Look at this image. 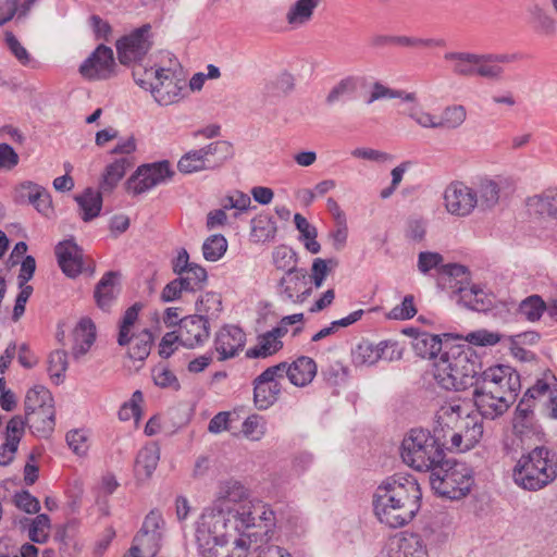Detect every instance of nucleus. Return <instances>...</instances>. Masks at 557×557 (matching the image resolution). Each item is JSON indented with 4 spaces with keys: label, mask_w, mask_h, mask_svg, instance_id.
<instances>
[{
    "label": "nucleus",
    "mask_w": 557,
    "mask_h": 557,
    "mask_svg": "<svg viewBox=\"0 0 557 557\" xmlns=\"http://www.w3.org/2000/svg\"><path fill=\"white\" fill-rule=\"evenodd\" d=\"M421 487L411 474L396 473L386 478L373 495L374 513L381 523L401 528L416 517L421 508Z\"/></svg>",
    "instance_id": "1"
},
{
    "label": "nucleus",
    "mask_w": 557,
    "mask_h": 557,
    "mask_svg": "<svg viewBox=\"0 0 557 557\" xmlns=\"http://www.w3.org/2000/svg\"><path fill=\"white\" fill-rule=\"evenodd\" d=\"M473 404L484 419L495 420L508 411L521 388L520 374L497 364L484 370L472 386Z\"/></svg>",
    "instance_id": "2"
},
{
    "label": "nucleus",
    "mask_w": 557,
    "mask_h": 557,
    "mask_svg": "<svg viewBox=\"0 0 557 557\" xmlns=\"http://www.w3.org/2000/svg\"><path fill=\"white\" fill-rule=\"evenodd\" d=\"M235 533L231 518L224 507L205 509L196 528V543L200 557H247L250 548L249 536H238L230 547Z\"/></svg>",
    "instance_id": "3"
},
{
    "label": "nucleus",
    "mask_w": 557,
    "mask_h": 557,
    "mask_svg": "<svg viewBox=\"0 0 557 557\" xmlns=\"http://www.w3.org/2000/svg\"><path fill=\"white\" fill-rule=\"evenodd\" d=\"M433 433L448 441L447 450L466 451L483 436V423L462 406L459 398L444 401L434 414Z\"/></svg>",
    "instance_id": "4"
},
{
    "label": "nucleus",
    "mask_w": 557,
    "mask_h": 557,
    "mask_svg": "<svg viewBox=\"0 0 557 557\" xmlns=\"http://www.w3.org/2000/svg\"><path fill=\"white\" fill-rule=\"evenodd\" d=\"M480 357L469 347L445 344V349L432 362L436 384L446 391L472 387L482 373Z\"/></svg>",
    "instance_id": "5"
},
{
    "label": "nucleus",
    "mask_w": 557,
    "mask_h": 557,
    "mask_svg": "<svg viewBox=\"0 0 557 557\" xmlns=\"http://www.w3.org/2000/svg\"><path fill=\"white\" fill-rule=\"evenodd\" d=\"M448 441L425 429H411L403 438L400 457L417 471L432 472L446 458Z\"/></svg>",
    "instance_id": "6"
},
{
    "label": "nucleus",
    "mask_w": 557,
    "mask_h": 557,
    "mask_svg": "<svg viewBox=\"0 0 557 557\" xmlns=\"http://www.w3.org/2000/svg\"><path fill=\"white\" fill-rule=\"evenodd\" d=\"M556 478V455L546 447H535L522 455L513 469L515 482L529 491L541 490Z\"/></svg>",
    "instance_id": "7"
},
{
    "label": "nucleus",
    "mask_w": 557,
    "mask_h": 557,
    "mask_svg": "<svg viewBox=\"0 0 557 557\" xmlns=\"http://www.w3.org/2000/svg\"><path fill=\"white\" fill-rule=\"evenodd\" d=\"M472 470L462 462L444 459L430 475V483L436 494L459 499L466 496L473 485Z\"/></svg>",
    "instance_id": "8"
},
{
    "label": "nucleus",
    "mask_w": 557,
    "mask_h": 557,
    "mask_svg": "<svg viewBox=\"0 0 557 557\" xmlns=\"http://www.w3.org/2000/svg\"><path fill=\"white\" fill-rule=\"evenodd\" d=\"M224 508L231 518L233 532L239 536H245L243 533L248 529L259 527L268 531L275 524V513L271 506L258 498Z\"/></svg>",
    "instance_id": "9"
},
{
    "label": "nucleus",
    "mask_w": 557,
    "mask_h": 557,
    "mask_svg": "<svg viewBox=\"0 0 557 557\" xmlns=\"http://www.w3.org/2000/svg\"><path fill=\"white\" fill-rule=\"evenodd\" d=\"M132 73L136 85L149 91L160 106H170L180 100L184 83L174 76V72Z\"/></svg>",
    "instance_id": "10"
},
{
    "label": "nucleus",
    "mask_w": 557,
    "mask_h": 557,
    "mask_svg": "<svg viewBox=\"0 0 557 557\" xmlns=\"http://www.w3.org/2000/svg\"><path fill=\"white\" fill-rule=\"evenodd\" d=\"M446 61L453 62V66L460 70H493L494 66H528V57L522 53H471L447 52Z\"/></svg>",
    "instance_id": "11"
},
{
    "label": "nucleus",
    "mask_w": 557,
    "mask_h": 557,
    "mask_svg": "<svg viewBox=\"0 0 557 557\" xmlns=\"http://www.w3.org/2000/svg\"><path fill=\"white\" fill-rule=\"evenodd\" d=\"M152 45L151 25L144 24L116 40L117 59L123 66H141Z\"/></svg>",
    "instance_id": "12"
},
{
    "label": "nucleus",
    "mask_w": 557,
    "mask_h": 557,
    "mask_svg": "<svg viewBox=\"0 0 557 557\" xmlns=\"http://www.w3.org/2000/svg\"><path fill=\"white\" fill-rule=\"evenodd\" d=\"M172 175L171 164L166 160L143 164L127 180L126 190L134 196H138L166 183Z\"/></svg>",
    "instance_id": "13"
},
{
    "label": "nucleus",
    "mask_w": 557,
    "mask_h": 557,
    "mask_svg": "<svg viewBox=\"0 0 557 557\" xmlns=\"http://www.w3.org/2000/svg\"><path fill=\"white\" fill-rule=\"evenodd\" d=\"M512 187L511 178L504 175L478 177L472 186L476 198V208L482 211L494 209L499 203L503 194Z\"/></svg>",
    "instance_id": "14"
},
{
    "label": "nucleus",
    "mask_w": 557,
    "mask_h": 557,
    "mask_svg": "<svg viewBox=\"0 0 557 557\" xmlns=\"http://www.w3.org/2000/svg\"><path fill=\"white\" fill-rule=\"evenodd\" d=\"M310 277L305 268L285 272L276 284V295L283 301L304 304L312 294Z\"/></svg>",
    "instance_id": "15"
},
{
    "label": "nucleus",
    "mask_w": 557,
    "mask_h": 557,
    "mask_svg": "<svg viewBox=\"0 0 557 557\" xmlns=\"http://www.w3.org/2000/svg\"><path fill=\"white\" fill-rule=\"evenodd\" d=\"M446 211L457 218L471 215L476 208V198L472 186L461 181H455L447 185L443 195Z\"/></svg>",
    "instance_id": "16"
},
{
    "label": "nucleus",
    "mask_w": 557,
    "mask_h": 557,
    "mask_svg": "<svg viewBox=\"0 0 557 557\" xmlns=\"http://www.w3.org/2000/svg\"><path fill=\"white\" fill-rule=\"evenodd\" d=\"M282 370L280 366L269 367L253 380V401L259 410L270 408L278 399L282 377L277 373Z\"/></svg>",
    "instance_id": "17"
},
{
    "label": "nucleus",
    "mask_w": 557,
    "mask_h": 557,
    "mask_svg": "<svg viewBox=\"0 0 557 557\" xmlns=\"http://www.w3.org/2000/svg\"><path fill=\"white\" fill-rule=\"evenodd\" d=\"M13 199L17 205H30L38 213L49 216L53 213L50 193L41 185L30 181L15 187Z\"/></svg>",
    "instance_id": "18"
},
{
    "label": "nucleus",
    "mask_w": 557,
    "mask_h": 557,
    "mask_svg": "<svg viewBox=\"0 0 557 557\" xmlns=\"http://www.w3.org/2000/svg\"><path fill=\"white\" fill-rule=\"evenodd\" d=\"M178 342L187 348L202 345L210 336L209 322L202 315H188L180 320Z\"/></svg>",
    "instance_id": "19"
},
{
    "label": "nucleus",
    "mask_w": 557,
    "mask_h": 557,
    "mask_svg": "<svg viewBox=\"0 0 557 557\" xmlns=\"http://www.w3.org/2000/svg\"><path fill=\"white\" fill-rule=\"evenodd\" d=\"M276 366L283 368L277 374L284 379L287 376L289 382L299 387H304L312 382L317 374L315 361L307 356H300L292 363L280 362Z\"/></svg>",
    "instance_id": "20"
},
{
    "label": "nucleus",
    "mask_w": 557,
    "mask_h": 557,
    "mask_svg": "<svg viewBox=\"0 0 557 557\" xmlns=\"http://www.w3.org/2000/svg\"><path fill=\"white\" fill-rule=\"evenodd\" d=\"M58 263L69 277H76L83 270V250L72 239L61 242L55 247Z\"/></svg>",
    "instance_id": "21"
},
{
    "label": "nucleus",
    "mask_w": 557,
    "mask_h": 557,
    "mask_svg": "<svg viewBox=\"0 0 557 557\" xmlns=\"http://www.w3.org/2000/svg\"><path fill=\"white\" fill-rule=\"evenodd\" d=\"M246 336L242 329L235 325L222 327L215 337V350L220 355V360H226L235 357L245 345Z\"/></svg>",
    "instance_id": "22"
},
{
    "label": "nucleus",
    "mask_w": 557,
    "mask_h": 557,
    "mask_svg": "<svg viewBox=\"0 0 557 557\" xmlns=\"http://www.w3.org/2000/svg\"><path fill=\"white\" fill-rule=\"evenodd\" d=\"M387 557H428V550L420 535L409 534L389 542Z\"/></svg>",
    "instance_id": "23"
},
{
    "label": "nucleus",
    "mask_w": 557,
    "mask_h": 557,
    "mask_svg": "<svg viewBox=\"0 0 557 557\" xmlns=\"http://www.w3.org/2000/svg\"><path fill=\"white\" fill-rule=\"evenodd\" d=\"M26 423L28 428L38 436H49L55 426V410L54 406H46L35 411H27L25 413Z\"/></svg>",
    "instance_id": "24"
},
{
    "label": "nucleus",
    "mask_w": 557,
    "mask_h": 557,
    "mask_svg": "<svg viewBox=\"0 0 557 557\" xmlns=\"http://www.w3.org/2000/svg\"><path fill=\"white\" fill-rule=\"evenodd\" d=\"M133 165V157H121L109 163L106 166L99 183L100 191L111 193L124 177L126 171Z\"/></svg>",
    "instance_id": "25"
},
{
    "label": "nucleus",
    "mask_w": 557,
    "mask_h": 557,
    "mask_svg": "<svg viewBox=\"0 0 557 557\" xmlns=\"http://www.w3.org/2000/svg\"><path fill=\"white\" fill-rule=\"evenodd\" d=\"M120 293L119 273L109 271L97 283L95 299L99 308L108 310Z\"/></svg>",
    "instance_id": "26"
},
{
    "label": "nucleus",
    "mask_w": 557,
    "mask_h": 557,
    "mask_svg": "<svg viewBox=\"0 0 557 557\" xmlns=\"http://www.w3.org/2000/svg\"><path fill=\"white\" fill-rule=\"evenodd\" d=\"M282 337L280 329H272L258 336L257 344L246 351V356L248 358H267L274 355L283 347Z\"/></svg>",
    "instance_id": "27"
},
{
    "label": "nucleus",
    "mask_w": 557,
    "mask_h": 557,
    "mask_svg": "<svg viewBox=\"0 0 557 557\" xmlns=\"http://www.w3.org/2000/svg\"><path fill=\"white\" fill-rule=\"evenodd\" d=\"M527 207L530 213L557 218V189L549 188L539 195L529 197L527 200Z\"/></svg>",
    "instance_id": "28"
},
{
    "label": "nucleus",
    "mask_w": 557,
    "mask_h": 557,
    "mask_svg": "<svg viewBox=\"0 0 557 557\" xmlns=\"http://www.w3.org/2000/svg\"><path fill=\"white\" fill-rule=\"evenodd\" d=\"M323 0H296L286 12V22L293 28L308 24L314 14L315 9Z\"/></svg>",
    "instance_id": "29"
},
{
    "label": "nucleus",
    "mask_w": 557,
    "mask_h": 557,
    "mask_svg": "<svg viewBox=\"0 0 557 557\" xmlns=\"http://www.w3.org/2000/svg\"><path fill=\"white\" fill-rule=\"evenodd\" d=\"M160 460V449L156 444L144 446L135 460V473L139 480L149 479Z\"/></svg>",
    "instance_id": "30"
},
{
    "label": "nucleus",
    "mask_w": 557,
    "mask_h": 557,
    "mask_svg": "<svg viewBox=\"0 0 557 557\" xmlns=\"http://www.w3.org/2000/svg\"><path fill=\"white\" fill-rule=\"evenodd\" d=\"M73 355L78 358L86 354L95 342L96 327L94 322L88 318L81 319L73 331Z\"/></svg>",
    "instance_id": "31"
},
{
    "label": "nucleus",
    "mask_w": 557,
    "mask_h": 557,
    "mask_svg": "<svg viewBox=\"0 0 557 557\" xmlns=\"http://www.w3.org/2000/svg\"><path fill=\"white\" fill-rule=\"evenodd\" d=\"M248 500V491L240 482L226 481L221 485L219 496L213 506H238L239 504Z\"/></svg>",
    "instance_id": "32"
},
{
    "label": "nucleus",
    "mask_w": 557,
    "mask_h": 557,
    "mask_svg": "<svg viewBox=\"0 0 557 557\" xmlns=\"http://www.w3.org/2000/svg\"><path fill=\"white\" fill-rule=\"evenodd\" d=\"M412 348L416 355L431 359L434 362L435 358H438L445 349V345H443L438 335L423 332L413 338Z\"/></svg>",
    "instance_id": "33"
},
{
    "label": "nucleus",
    "mask_w": 557,
    "mask_h": 557,
    "mask_svg": "<svg viewBox=\"0 0 557 557\" xmlns=\"http://www.w3.org/2000/svg\"><path fill=\"white\" fill-rule=\"evenodd\" d=\"M386 99H401L403 101L413 102L417 97L414 92H406L400 89L391 88L382 82H374L369 86L364 102L371 104L375 101Z\"/></svg>",
    "instance_id": "34"
},
{
    "label": "nucleus",
    "mask_w": 557,
    "mask_h": 557,
    "mask_svg": "<svg viewBox=\"0 0 557 557\" xmlns=\"http://www.w3.org/2000/svg\"><path fill=\"white\" fill-rule=\"evenodd\" d=\"M162 536L157 533L139 531L134 537L131 554L138 557H153L161 547Z\"/></svg>",
    "instance_id": "35"
},
{
    "label": "nucleus",
    "mask_w": 557,
    "mask_h": 557,
    "mask_svg": "<svg viewBox=\"0 0 557 557\" xmlns=\"http://www.w3.org/2000/svg\"><path fill=\"white\" fill-rule=\"evenodd\" d=\"M133 339L128 344L127 355L133 360L144 361L150 354L154 337L149 329L131 334Z\"/></svg>",
    "instance_id": "36"
},
{
    "label": "nucleus",
    "mask_w": 557,
    "mask_h": 557,
    "mask_svg": "<svg viewBox=\"0 0 557 557\" xmlns=\"http://www.w3.org/2000/svg\"><path fill=\"white\" fill-rule=\"evenodd\" d=\"M101 191L91 188L85 189L82 195L75 197L76 202L82 210V219L88 222L99 215L102 208Z\"/></svg>",
    "instance_id": "37"
},
{
    "label": "nucleus",
    "mask_w": 557,
    "mask_h": 557,
    "mask_svg": "<svg viewBox=\"0 0 557 557\" xmlns=\"http://www.w3.org/2000/svg\"><path fill=\"white\" fill-rule=\"evenodd\" d=\"M295 77L290 72H272L265 82V92L271 97H282L295 88Z\"/></svg>",
    "instance_id": "38"
},
{
    "label": "nucleus",
    "mask_w": 557,
    "mask_h": 557,
    "mask_svg": "<svg viewBox=\"0 0 557 557\" xmlns=\"http://www.w3.org/2000/svg\"><path fill=\"white\" fill-rule=\"evenodd\" d=\"M294 223L299 232V240L304 243L305 248L311 253H319L320 244L317 242L318 230L310 224L308 220L300 213L294 215Z\"/></svg>",
    "instance_id": "39"
},
{
    "label": "nucleus",
    "mask_w": 557,
    "mask_h": 557,
    "mask_svg": "<svg viewBox=\"0 0 557 557\" xmlns=\"http://www.w3.org/2000/svg\"><path fill=\"white\" fill-rule=\"evenodd\" d=\"M277 232L276 223L268 213H261L251 220V237L255 242H270Z\"/></svg>",
    "instance_id": "40"
},
{
    "label": "nucleus",
    "mask_w": 557,
    "mask_h": 557,
    "mask_svg": "<svg viewBox=\"0 0 557 557\" xmlns=\"http://www.w3.org/2000/svg\"><path fill=\"white\" fill-rule=\"evenodd\" d=\"M141 307V304L135 302L124 312L119 325L117 344L120 346L124 347L131 344L133 339V336L131 334L134 333V326L136 321L138 320Z\"/></svg>",
    "instance_id": "41"
},
{
    "label": "nucleus",
    "mask_w": 557,
    "mask_h": 557,
    "mask_svg": "<svg viewBox=\"0 0 557 557\" xmlns=\"http://www.w3.org/2000/svg\"><path fill=\"white\" fill-rule=\"evenodd\" d=\"M113 63V50L108 46L99 45L78 70H110Z\"/></svg>",
    "instance_id": "42"
},
{
    "label": "nucleus",
    "mask_w": 557,
    "mask_h": 557,
    "mask_svg": "<svg viewBox=\"0 0 557 557\" xmlns=\"http://www.w3.org/2000/svg\"><path fill=\"white\" fill-rule=\"evenodd\" d=\"M446 41L442 38H421L416 36L396 35L395 48L419 51L424 49L443 48Z\"/></svg>",
    "instance_id": "43"
},
{
    "label": "nucleus",
    "mask_w": 557,
    "mask_h": 557,
    "mask_svg": "<svg viewBox=\"0 0 557 557\" xmlns=\"http://www.w3.org/2000/svg\"><path fill=\"white\" fill-rule=\"evenodd\" d=\"M207 162H215L214 169L220 168L233 156L232 145L225 140L213 141L199 149Z\"/></svg>",
    "instance_id": "44"
},
{
    "label": "nucleus",
    "mask_w": 557,
    "mask_h": 557,
    "mask_svg": "<svg viewBox=\"0 0 557 557\" xmlns=\"http://www.w3.org/2000/svg\"><path fill=\"white\" fill-rule=\"evenodd\" d=\"M272 264L278 271H294L298 269V257L295 250L286 245H278L272 251Z\"/></svg>",
    "instance_id": "45"
},
{
    "label": "nucleus",
    "mask_w": 557,
    "mask_h": 557,
    "mask_svg": "<svg viewBox=\"0 0 557 557\" xmlns=\"http://www.w3.org/2000/svg\"><path fill=\"white\" fill-rule=\"evenodd\" d=\"M207 159L199 149L188 151L178 161L177 168L182 173L190 174L202 170H213L215 162H206Z\"/></svg>",
    "instance_id": "46"
},
{
    "label": "nucleus",
    "mask_w": 557,
    "mask_h": 557,
    "mask_svg": "<svg viewBox=\"0 0 557 557\" xmlns=\"http://www.w3.org/2000/svg\"><path fill=\"white\" fill-rule=\"evenodd\" d=\"M531 24L534 30L541 35L553 36L556 33V21L550 14L539 5L530 10Z\"/></svg>",
    "instance_id": "47"
},
{
    "label": "nucleus",
    "mask_w": 557,
    "mask_h": 557,
    "mask_svg": "<svg viewBox=\"0 0 557 557\" xmlns=\"http://www.w3.org/2000/svg\"><path fill=\"white\" fill-rule=\"evenodd\" d=\"M338 265V260L334 258L330 259H322V258H315L312 261L311 265V274L310 277V285L314 288H320L326 276L331 271L336 269Z\"/></svg>",
    "instance_id": "48"
},
{
    "label": "nucleus",
    "mask_w": 557,
    "mask_h": 557,
    "mask_svg": "<svg viewBox=\"0 0 557 557\" xmlns=\"http://www.w3.org/2000/svg\"><path fill=\"white\" fill-rule=\"evenodd\" d=\"M46 406H53V397L48 388L38 385L30 388L25 397V413L35 411Z\"/></svg>",
    "instance_id": "49"
},
{
    "label": "nucleus",
    "mask_w": 557,
    "mask_h": 557,
    "mask_svg": "<svg viewBox=\"0 0 557 557\" xmlns=\"http://www.w3.org/2000/svg\"><path fill=\"white\" fill-rule=\"evenodd\" d=\"M196 315H202L207 321L215 319L222 311L221 296L216 293H207L196 302Z\"/></svg>",
    "instance_id": "50"
},
{
    "label": "nucleus",
    "mask_w": 557,
    "mask_h": 557,
    "mask_svg": "<svg viewBox=\"0 0 557 557\" xmlns=\"http://www.w3.org/2000/svg\"><path fill=\"white\" fill-rule=\"evenodd\" d=\"M382 351L379 352V344L361 342L352 351V360L357 366H372L381 360Z\"/></svg>",
    "instance_id": "51"
},
{
    "label": "nucleus",
    "mask_w": 557,
    "mask_h": 557,
    "mask_svg": "<svg viewBox=\"0 0 557 557\" xmlns=\"http://www.w3.org/2000/svg\"><path fill=\"white\" fill-rule=\"evenodd\" d=\"M546 311V304L539 295L524 298L519 305V313L530 322H536Z\"/></svg>",
    "instance_id": "52"
},
{
    "label": "nucleus",
    "mask_w": 557,
    "mask_h": 557,
    "mask_svg": "<svg viewBox=\"0 0 557 557\" xmlns=\"http://www.w3.org/2000/svg\"><path fill=\"white\" fill-rule=\"evenodd\" d=\"M467 119V111L463 106H450L443 110L438 116L440 128L456 129L463 124Z\"/></svg>",
    "instance_id": "53"
},
{
    "label": "nucleus",
    "mask_w": 557,
    "mask_h": 557,
    "mask_svg": "<svg viewBox=\"0 0 557 557\" xmlns=\"http://www.w3.org/2000/svg\"><path fill=\"white\" fill-rule=\"evenodd\" d=\"M227 250V240L221 234L209 236L202 245V255L207 261L220 260Z\"/></svg>",
    "instance_id": "54"
},
{
    "label": "nucleus",
    "mask_w": 557,
    "mask_h": 557,
    "mask_svg": "<svg viewBox=\"0 0 557 557\" xmlns=\"http://www.w3.org/2000/svg\"><path fill=\"white\" fill-rule=\"evenodd\" d=\"M51 521L49 516L40 513L36 516L28 527V537L32 542L44 544L49 537Z\"/></svg>",
    "instance_id": "55"
},
{
    "label": "nucleus",
    "mask_w": 557,
    "mask_h": 557,
    "mask_svg": "<svg viewBox=\"0 0 557 557\" xmlns=\"http://www.w3.org/2000/svg\"><path fill=\"white\" fill-rule=\"evenodd\" d=\"M67 369V354L65 350L52 351L48 359V372L55 384L63 381Z\"/></svg>",
    "instance_id": "56"
},
{
    "label": "nucleus",
    "mask_w": 557,
    "mask_h": 557,
    "mask_svg": "<svg viewBox=\"0 0 557 557\" xmlns=\"http://www.w3.org/2000/svg\"><path fill=\"white\" fill-rule=\"evenodd\" d=\"M531 399L523 396L516 408L513 418V430L517 434H524L525 430L531 428L532 424V406Z\"/></svg>",
    "instance_id": "57"
},
{
    "label": "nucleus",
    "mask_w": 557,
    "mask_h": 557,
    "mask_svg": "<svg viewBox=\"0 0 557 557\" xmlns=\"http://www.w3.org/2000/svg\"><path fill=\"white\" fill-rule=\"evenodd\" d=\"M178 278L182 281L185 292H196L206 282L207 271L198 264H191V268L184 271Z\"/></svg>",
    "instance_id": "58"
},
{
    "label": "nucleus",
    "mask_w": 557,
    "mask_h": 557,
    "mask_svg": "<svg viewBox=\"0 0 557 557\" xmlns=\"http://www.w3.org/2000/svg\"><path fill=\"white\" fill-rule=\"evenodd\" d=\"M265 420L259 414H250L243 422L242 432L251 441H260L265 434Z\"/></svg>",
    "instance_id": "59"
},
{
    "label": "nucleus",
    "mask_w": 557,
    "mask_h": 557,
    "mask_svg": "<svg viewBox=\"0 0 557 557\" xmlns=\"http://www.w3.org/2000/svg\"><path fill=\"white\" fill-rule=\"evenodd\" d=\"M53 540L59 546L61 557H75L79 550L77 543L73 536L69 535L67 529L65 527H60L57 529Z\"/></svg>",
    "instance_id": "60"
},
{
    "label": "nucleus",
    "mask_w": 557,
    "mask_h": 557,
    "mask_svg": "<svg viewBox=\"0 0 557 557\" xmlns=\"http://www.w3.org/2000/svg\"><path fill=\"white\" fill-rule=\"evenodd\" d=\"M143 400V393L140 391H135L132 398L121 406L119 410V419L122 421H128L131 419L138 421L141 416L140 404Z\"/></svg>",
    "instance_id": "61"
},
{
    "label": "nucleus",
    "mask_w": 557,
    "mask_h": 557,
    "mask_svg": "<svg viewBox=\"0 0 557 557\" xmlns=\"http://www.w3.org/2000/svg\"><path fill=\"white\" fill-rule=\"evenodd\" d=\"M66 443L75 455L85 456L89 449L88 432L84 429L71 430L66 433Z\"/></svg>",
    "instance_id": "62"
},
{
    "label": "nucleus",
    "mask_w": 557,
    "mask_h": 557,
    "mask_svg": "<svg viewBox=\"0 0 557 557\" xmlns=\"http://www.w3.org/2000/svg\"><path fill=\"white\" fill-rule=\"evenodd\" d=\"M417 313V309L414 306V298L412 295H407L404 297L400 305L395 306L386 317L392 320H409L413 318Z\"/></svg>",
    "instance_id": "63"
},
{
    "label": "nucleus",
    "mask_w": 557,
    "mask_h": 557,
    "mask_svg": "<svg viewBox=\"0 0 557 557\" xmlns=\"http://www.w3.org/2000/svg\"><path fill=\"white\" fill-rule=\"evenodd\" d=\"M460 298L467 304L472 310L481 311L485 309L483 300L484 293L481 288L473 285L470 288L459 287Z\"/></svg>",
    "instance_id": "64"
}]
</instances>
